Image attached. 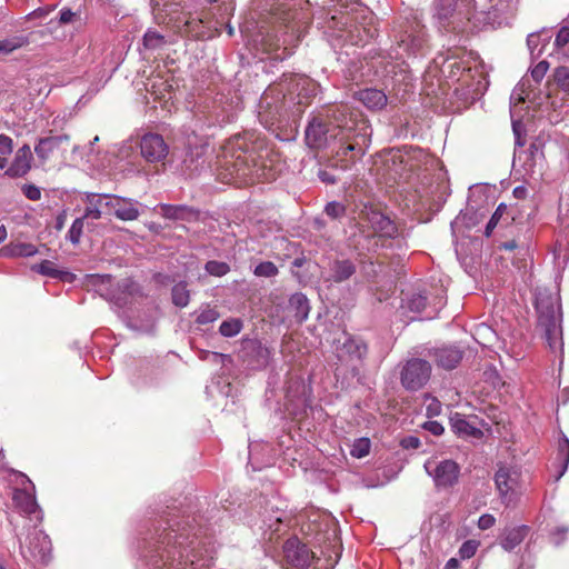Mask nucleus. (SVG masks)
Here are the masks:
<instances>
[{
	"label": "nucleus",
	"instance_id": "obj_1",
	"mask_svg": "<svg viewBox=\"0 0 569 569\" xmlns=\"http://www.w3.org/2000/svg\"><path fill=\"white\" fill-rule=\"evenodd\" d=\"M162 511L143 538L141 557L148 569H188L193 563L198 532L192 525L196 519L180 516L176 508Z\"/></svg>",
	"mask_w": 569,
	"mask_h": 569
},
{
	"label": "nucleus",
	"instance_id": "obj_2",
	"mask_svg": "<svg viewBox=\"0 0 569 569\" xmlns=\"http://www.w3.org/2000/svg\"><path fill=\"white\" fill-rule=\"evenodd\" d=\"M318 84L303 74H283L261 94L258 112L261 121L272 122L283 116L299 118L317 94Z\"/></svg>",
	"mask_w": 569,
	"mask_h": 569
},
{
	"label": "nucleus",
	"instance_id": "obj_3",
	"mask_svg": "<svg viewBox=\"0 0 569 569\" xmlns=\"http://www.w3.org/2000/svg\"><path fill=\"white\" fill-rule=\"evenodd\" d=\"M308 529L313 533V541L320 550V556L292 537L282 546L284 560L297 569H333L338 562L340 548L336 523L332 519L326 518L319 523H310Z\"/></svg>",
	"mask_w": 569,
	"mask_h": 569
},
{
	"label": "nucleus",
	"instance_id": "obj_4",
	"mask_svg": "<svg viewBox=\"0 0 569 569\" xmlns=\"http://www.w3.org/2000/svg\"><path fill=\"white\" fill-rule=\"evenodd\" d=\"M302 0H253V10L259 19V31L267 52H274L276 59L283 60L291 54L287 39L281 41L279 32L282 30L295 31L293 22L300 19L298 9Z\"/></svg>",
	"mask_w": 569,
	"mask_h": 569
},
{
	"label": "nucleus",
	"instance_id": "obj_5",
	"mask_svg": "<svg viewBox=\"0 0 569 569\" xmlns=\"http://www.w3.org/2000/svg\"><path fill=\"white\" fill-rule=\"evenodd\" d=\"M400 237L403 234L397 223L378 207L366 204L358 213V250L377 252Z\"/></svg>",
	"mask_w": 569,
	"mask_h": 569
},
{
	"label": "nucleus",
	"instance_id": "obj_6",
	"mask_svg": "<svg viewBox=\"0 0 569 569\" xmlns=\"http://www.w3.org/2000/svg\"><path fill=\"white\" fill-rule=\"evenodd\" d=\"M329 138L339 142L337 156L341 160L353 162V150L356 148V120L349 118L343 123L332 126L322 116L312 117L305 132L307 144L312 149H320L328 144Z\"/></svg>",
	"mask_w": 569,
	"mask_h": 569
},
{
	"label": "nucleus",
	"instance_id": "obj_7",
	"mask_svg": "<svg viewBox=\"0 0 569 569\" xmlns=\"http://www.w3.org/2000/svg\"><path fill=\"white\" fill-rule=\"evenodd\" d=\"M251 136L248 133L236 134L222 146L221 164L226 167L231 176L237 178H261L264 172H260L266 164L260 162L256 154V147L250 144Z\"/></svg>",
	"mask_w": 569,
	"mask_h": 569
},
{
	"label": "nucleus",
	"instance_id": "obj_8",
	"mask_svg": "<svg viewBox=\"0 0 569 569\" xmlns=\"http://www.w3.org/2000/svg\"><path fill=\"white\" fill-rule=\"evenodd\" d=\"M535 307L538 316L537 327L543 332V337L551 351H562V329L559 299L547 290L536 293Z\"/></svg>",
	"mask_w": 569,
	"mask_h": 569
},
{
	"label": "nucleus",
	"instance_id": "obj_9",
	"mask_svg": "<svg viewBox=\"0 0 569 569\" xmlns=\"http://www.w3.org/2000/svg\"><path fill=\"white\" fill-rule=\"evenodd\" d=\"M513 132L516 136V146L520 149H515L513 152V167L519 166L522 168L523 173L527 176H533L541 173L545 164L543 139L535 138L528 149H522L525 141L522 140L520 132L516 124H513Z\"/></svg>",
	"mask_w": 569,
	"mask_h": 569
},
{
	"label": "nucleus",
	"instance_id": "obj_10",
	"mask_svg": "<svg viewBox=\"0 0 569 569\" xmlns=\"http://www.w3.org/2000/svg\"><path fill=\"white\" fill-rule=\"evenodd\" d=\"M395 31L398 47L402 48L408 54L420 53L427 46L428 40L425 26L416 19L400 22L398 30Z\"/></svg>",
	"mask_w": 569,
	"mask_h": 569
},
{
	"label": "nucleus",
	"instance_id": "obj_11",
	"mask_svg": "<svg viewBox=\"0 0 569 569\" xmlns=\"http://www.w3.org/2000/svg\"><path fill=\"white\" fill-rule=\"evenodd\" d=\"M431 376V365L420 358L409 359L400 372V382L406 390L417 391L423 388Z\"/></svg>",
	"mask_w": 569,
	"mask_h": 569
},
{
	"label": "nucleus",
	"instance_id": "obj_12",
	"mask_svg": "<svg viewBox=\"0 0 569 569\" xmlns=\"http://www.w3.org/2000/svg\"><path fill=\"white\" fill-rule=\"evenodd\" d=\"M21 555L29 561L47 562L51 555V540L49 536L38 529H32L26 539V542L20 546Z\"/></svg>",
	"mask_w": 569,
	"mask_h": 569
},
{
	"label": "nucleus",
	"instance_id": "obj_13",
	"mask_svg": "<svg viewBox=\"0 0 569 569\" xmlns=\"http://www.w3.org/2000/svg\"><path fill=\"white\" fill-rule=\"evenodd\" d=\"M176 22L178 32L191 39H209L212 37L211 21L203 14L182 13L177 19L170 18Z\"/></svg>",
	"mask_w": 569,
	"mask_h": 569
},
{
	"label": "nucleus",
	"instance_id": "obj_14",
	"mask_svg": "<svg viewBox=\"0 0 569 569\" xmlns=\"http://www.w3.org/2000/svg\"><path fill=\"white\" fill-rule=\"evenodd\" d=\"M425 469L427 473L432 477L438 488L452 487L458 482L460 475L459 465L451 459H446L440 462L428 460L425 463Z\"/></svg>",
	"mask_w": 569,
	"mask_h": 569
},
{
	"label": "nucleus",
	"instance_id": "obj_15",
	"mask_svg": "<svg viewBox=\"0 0 569 569\" xmlns=\"http://www.w3.org/2000/svg\"><path fill=\"white\" fill-rule=\"evenodd\" d=\"M520 473L509 467H500L495 475L496 488L502 502L509 506L515 500V493L519 486Z\"/></svg>",
	"mask_w": 569,
	"mask_h": 569
},
{
	"label": "nucleus",
	"instance_id": "obj_16",
	"mask_svg": "<svg viewBox=\"0 0 569 569\" xmlns=\"http://www.w3.org/2000/svg\"><path fill=\"white\" fill-rule=\"evenodd\" d=\"M140 151L148 162H160L168 156L169 147L161 134L149 132L141 137Z\"/></svg>",
	"mask_w": 569,
	"mask_h": 569
},
{
	"label": "nucleus",
	"instance_id": "obj_17",
	"mask_svg": "<svg viewBox=\"0 0 569 569\" xmlns=\"http://www.w3.org/2000/svg\"><path fill=\"white\" fill-rule=\"evenodd\" d=\"M140 203L129 198L109 194L108 201H104V207L108 213H113L122 221H132L139 218Z\"/></svg>",
	"mask_w": 569,
	"mask_h": 569
},
{
	"label": "nucleus",
	"instance_id": "obj_18",
	"mask_svg": "<svg viewBox=\"0 0 569 569\" xmlns=\"http://www.w3.org/2000/svg\"><path fill=\"white\" fill-rule=\"evenodd\" d=\"M471 1L472 0H435L433 16L446 27V22L453 17L455 13L467 17L470 11Z\"/></svg>",
	"mask_w": 569,
	"mask_h": 569
},
{
	"label": "nucleus",
	"instance_id": "obj_19",
	"mask_svg": "<svg viewBox=\"0 0 569 569\" xmlns=\"http://www.w3.org/2000/svg\"><path fill=\"white\" fill-rule=\"evenodd\" d=\"M428 355L439 368L452 370L461 362L463 350L455 345H443L430 349Z\"/></svg>",
	"mask_w": 569,
	"mask_h": 569
},
{
	"label": "nucleus",
	"instance_id": "obj_20",
	"mask_svg": "<svg viewBox=\"0 0 569 569\" xmlns=\"http://www.w3.org/2000/svg\"><path fill=\"white\" fill-rule=\"evenodd\" d=\"M243 358L252 369H262L269 365L271 351L258 340H249L244 343Z\"/></svg>",
	"mask_w": 569,
	"mask_h": 569
},
{
	"label": "nucleus",
	"instance_id": "obj_21",
	"mask_svg": "<svg viewBox=\"0 0 569 569\" xmlns=\"http://www.w3.org/2000/svg\"><path fill=\"white\" fill-rule=\"evenodd\" d=\"M358 43L368 42L378 36L377 19L375 13L358 1Z\"/></svg>",
	"mask_w": 569,
	"mask_h": 569
},
{
	"label": "nucleus",
	"instance_id": "obj_22",
	"mask_svg": "<svg viewBox=\"0 0 569 569\" xmlns=\"http://www.w3.org/2000/svg\"><path fill=\"white\" fill-rule=\"evenodd\" d=\"M32 160L33 156L30 146L23 144L17 150L11 164L4 171V176L12 179L27 176L31 170Z\"/></svg>",
	"mask_w": 569,
	"mask_h": 569
},
{
	"label": "nucleus",
	"instance_id": "obj_23",
	"mask_svg": "<svg viewBox=\"0 0 569 569\" xmlns=\"http://www.w3.org/2000/svg\"><path fill=\"white\" fill-rule=\"evenodd\" d=\"M159 213L169 220L193 221L199 217V211L187 204L160 203Z\"/></svg>",
	"mask_w": 569,
	"mask_h": 569
},
{
	"label": "nucleus",
	"instance_id": "obj_24",
	"mask_svg": "<svg viewBox=\"0 0 569 569\" xmlns=\"http://www.w3.org/2000/svg\"><path fill=\"white\" fill-rule=\"evenodd\" d=\"M287 309L295 321L301 325L308 319L311 307L309 299L305 293L295 292L289 298Z\"/></svg>",
	"mask_w": 569,
	"mask_h": 569
},
{
	"label": "nucleus",
	"instance_id": "obj_25",
	"mask_svg": "<svg viewBox=\"0 0 569 569\" xmlns=\"http://www.w3.org/2000/svg\"><path fill=\"white\" fill-rule=\"evenodd\" d=\"M528 532L529 527L525 525L506 527L499 537V543L503 550L511 551L525 540Z\"/></svg>",
	"mask_w": 569,
	"mask_h": 569
},
{
	"label": "nucleus",
	"instance_id": "obj_26",
	"mask_svg": "<svg viewBox=\"0 0 569 569\" xmlns=\"http://www.w3.org/2000/svg\"><path fill=\"white\" fill-rule=\"evenodd\" d=\"M109 194L107 193H87L84 202L87 204L83 217L86 219L98 220L103 213H108L104 207V201H108Z\"/></svg>",
	"mask_w": 569,
	"mask_h": 569
},
{
	"label": "nucleus",
	"instance_id": "obj_27",
	"mask_svg": "<svg viewBox=\"0 0 569 569\" xmlns=\"http://www.w3.org/2000/svg\"><path fill=\"white\" fill-rule=\"evenodd\" d=\"M67 141H69L68 134L40 138L34 146V152L41 161H47L50 154L58 149L62 142Z\"/></svg>",
	"mask_w": 569,
	"mask_h": 569
},
{
	"label": "nucleus",
	"instance_id": "obj_28",
	"mask_svg": "<svg viewBox=\"0 0 569 569\" xmlns=\"http://www.w3.org/2000/svg\"><path fill=\"white\" fill-rule=\"evenodd\" d=\"M450 426L452 431L459 437H480L482 431L472 426L465 417V415L455 412L450 417Z\"/></svg>",
	"mask_w": 569,
	"mask_h": 569
},
{
	"label": "nucleus",
	"instance_id": "obj_29",
	"mask_svg": "<svg viewBox=\"0 0 569 569\" xmlns=\"http://www.w3.org/2000/svg\"><path fill=\"white\" fill-rule=\"evenodd\" d=\"M358 100L370 110H380L387 104V96L382 90L365 89L358 92Z\"/></svg>",
	"mask_w": 569,
	"mask_h": 569
},
{
	"label": "nucleus",
	"instance_id": "obj_30",
	"mask_svg": "<svg viewBox=\"0 0 569 569\" xmlns=\"http://www.w3.org/2000/svg\"><path fill=\"white\" fill-rule=\"evenodd\" d=\"M31 270L39 274L63 281H69L72 278V273L67 270L58 269L50 260H42L40 263L32 264Z\"/></svg>",
	"mask_w": 569,
	"mask_h": 569
},
{
	"label": "nucleus",
	"instance_id": "obj_31",
	"mask_svg": "<svg viewBox=\"0 0 569 569\" xmlns=\"http://www.w3.org/2000/svg\"><path fill=\"white\" fill-rule=\"evenodd\" d=\"M38 252V248L29 242H10L1 249V254L8 258L33 257Z\"/></svg>",
	"mask_w": 569,
	"mask_h": 569
},
{
	"label": "nucleus",
	"instance_id": "obj_32",
	"mask_svg": "<svg viewBox=\"0 0 569 569\" xmlns=\"http://www.w3.org/2000/svg\"><path fill=\"white\" fill-rule=\"evenodd\" d=\"M569 466V439L562 436L558 442L557 458L555 468L557 470L556 481H558L567 471Z\"/></svg>",
	"mask_w": 569,
	"mask_h": 569
},
{
	"label": "nucleus",
	"instance_id": "obj_33",
	"mask_svg": "<svg viewBox=\"0 0 569 569\" xmlns=\"http://www.w3.org/2000/svg\"><path fill=\"white\" fill-rule=\"evenodd\" d=\"M156 318L154 312L144 313L143 318L131 317L128 320V327L140 333H152L154 331Z\"/></svg>",
	"mask_w": 569,
	"mask_h": 569
},
{
	"label": "nucleus",
	"instance_id": "obj_34",
	"mask_svg": "<svg viewBox=\"0 0 569 569\" xmlns=\"http://www.w3.org/2000/svg\"><path fill=\"white\" fill-rule=\"evenodd\" d=\"M551 39V34L546 31L533 32L527 37V46L532 57H539L543 52V48Z\"/></svg>",
	"mask_w": 569,
	"mask_h": 569
},
{
	"label": "nucleus",
	"instance_id": "obj_35",
	"mask_svg": "<svg viewBox=\"0 0 569 569\" xmlns=\"http://www.w3.org/2000/svg\"><path fill=\"white\" fill-rule=\"evenodd\" d=\"M508 211H509L508 206L505 203H500L497 207L496 211L493 212V214L491 216L490 220L488 221V223L486 226L485 234L487 237H489L492 233L493 229L497 227V224L501 220H505L506 224H508L509 218L513 219V217L509 216Z\"/></svg>",
	"mask_w": 569,
	"mask_h": 569
},
{
	"label": "nucleus",
	"instance_id": "obj_36",
	"mask_svg": "<svg viewBox=\"0 0 569 569\" xmlns=\"http://www.w3.org/2000/svg\"><path fill=\"white\" fill-rule=\"evenodd\" d=\"M355 272V267L349 260L336 261L332 267V279L336 282L347 280Z\"/></svg>",
	"mask_w": 569,
	"mask_h": 569
},
{
	"label": "nucleus",
	"instance_id": "obj_37",
	"mask_svg": "<svg viewBox=\"0 0 569 569\" xmlns=\"http://www.w3.org/2000/svg\"><path fill=\"white\" fill-rule=\"evenodd\" d=\"M172 302L179 308H184L190 300V291L184 281L176 283L171 289Z\"/></svg>",
	"mask_w": 569,
	"mask_h": 569
},
{
	"label": "nucleus",
	"instance_id": "obj_38",
	"mask_svg": "<svg viewBox=\"0 0 569 569\" xmlns=\"http://www.w3.org/2000/svg\"><path fill=\"white\" fill-rule=\"evenodd\" d=\"M362 256V253H358V258ZM361 264V272L368 279H373L379 276L381 272V263L379 261H373L371 257H367V259H358V264Z\"/></svg>",
	"mask_w": 569,
	"mask_h": 569
},
{
	"label": "nucleus",
	"instance_id": "obj_39",
	"mask_svg": "<svg viewBox=\"0 0 569 569\" xmlns=\"http://www.w3.org/2000/svg\"><path fill=\"white\" fill-rule=\"evenodd\" d=\"M164 37L153 30H148L143 36V47L148 50H158L166 46Z\"/></svg>",
	"mask_w": 569,
	"mask_h": 569
},
{
	"label": "nucleus",
	"instance_id": "obj_40",
	"mask_svg": "<svg viewBox=\"0 0 569 569\" xmlns=\"http://www.w3.org/2000/svg\"><path fill=\"white\" fill-rule=\"evenodd\" d=\"M28 42L27 38L21 36H16L9 39L0 40V53L9 54L14 50L21 48Z\"/></svg>",
	"mask_w": 569,
	"mask_h": 569
},
{
	"label": "nucleus",
	"instance_id": "obj_41",
	"mask_svg": "<svg viewBox=\"0 0 569 569\" xmlns=\"http://www.w3.org/2000/svg\"><path fill=\"white\" fill-rule=\"evenodd\" d=\"M242 329V322L239 319H229L224 320L220 327L219 332L223 337H234L237 336Z\"/></svg>",
	"mask_w": 569,
	"mask_h": 569
},
{
	"label": "nucleus",
	"instance_id": "obj_42",
	"mask_svg": "<svg viewBox=\"0 0 569 569\" xmlns=\"http://www.w3.org/2000/svg\"><path fill=\"white\" fill-rule=\"evenodd\" d=\"M84 220H86V218L82 216V217L74 219V221L72 222V224L66 236L67 240H69L72 244H78L80 242L82 231H83Z\"/></svg>",
	"mask_w": 569,
	"mask_h": 569
},
{
	"label": "nucleus",
	"instance_id": "obj_43",
	"mask_svg": "<svg viewBox=\"0 0 569 569\" xmlns=\"http://www.w3.org/2000/svg\"><path fill=\"white\" fill-rule=\"evenodd\" d=\"M279 273L278 267L272 261H262L254 267L253 274L263 278H273Z\"/></svg>",
	"mask_w": 569,
	"mask_h": 569
},
{
	"label": "nucleus",
	"instance_id": "obj_44",
	"mask_svg": "<svg viewBox=\"0 0 569 569\" xmlns=\"http://www.w3.org/2000/svg\"><path fill=\"white\" fill-rule=\"evenodd\" d=\"M206 271L210 276L223 277L230 271V267L227 262L210 260L204 264Z\"/></svg>",
	"mask_w": 569,
	"mask_h": 569
},
{
	"label": "nucleus",
	"instance_id": "obj_45",
	"mask_svg": "<svg viewBox=\"0 0 569 569\" xmlns=\"http://www.w3.org/2000/svg\"><path fill=\"white\" fill-rule=\"evenodd\" d=\"M557 86L567 94H569V67H558L553 73Z\"/></svg>",
	"mask_w": 569,
	"mask_h": 569
},
{
	"label": "nucleus",
	"instance_id": "obj_46",
	"mask_svg": "<svg viewBox=\"0 0 569 569\" xmlns=\"http://www.w3.org/2000/svg\"><path fill=\"white\" fill-rule=\"evenodd\" d=\"M13 499L19 506H21L24 512L32 513L34 511L36 501L26 491H18Z\"/></svg>",
	"mask_w": 569,
	"mask_h": 569
},
{
	"label": "nucleus",
	"instance_id": "obj_47",
	"mask_svg": "<svg viewBox=\"0 0 569 569\" xmlns=\"http://www.w3.org/2000/svg\"><path fill=\"white\" fill-rule=\"evenodd\" d=\"M219 317L220 313L214 308L206 307L198 312L196 322L198 325H209L218 320Z\"/></svg>",
	"mask_w": 569,
	"mask_h": 569
},
{
	"label": "nucleus",
	"instance_id": "obj_48",
	"mask_svg": "<svg viewBox=\"0 0 569 569\" xmlns=\"http://www.w3.org/2000/svg\"><path fill=\"white\" fill-rule=\"evenodd\" d=\"M480 546V542L478 540H466L459 548V556L461 559H469L475 556L478 548Z\"/></svg>",
	"mask_w": 569,
	"mask_h": 569
},
{
	"label": "nucleus",
	"instance_id": "obj_49",
	"mask_svg": "<svg viewBox=\"0 0 569 569\" xmlns=\"http://www.w3.org/2000/svg\"><path fill=\"white\" fill-rule=\"evenodd\" d=\"M153 9L159 12H164L167 16L176 12V7L179 3L172 2L171 0H152Z\"/></svg>",
	"mask_w": 569,
	"mask_h": 569
},
{
	"label": "nucleus",
	"instance_id": "obj_50",
	"mask_svg": "<svg viewBox=\"0 0 569 569\" xmlns=\"http://www.w3.org/2000/svg\"><path fill=\"white\" fill-rule=\"evenodd\" d=\"M325 212L327 213V216H329L330 218L332 219H338L340 217H342L346 212V207L340 203V202H337V201H332V202H329L326 208H325Z\"/></svg>",
	"mask_w": 569,
	"mask_h": 569
},
{
	"label": "nucleus",
	"instance_id": "obj_51",
	"mask_svg": "<svg viewBox=\"0 0 569 569\" xmlns=\"http://www.w3.org/2000/svg\"><path fill=\"white\" fill-rule=\"evenodd\" d=\"M427 306V298L422 295H415L408 301V308L415 312H421Z\"/></svg>",
	"mask_w": 569,
	"mask_h": 569
},
{
	"label": "nucleus",
	"instance_id": "obj_52",
	"mask_svg": "<svg viewBox=\"0 0 569 569\" xmlns=\"http://www.w3.org/2000/svg\"><path fill=\"white\" fill-rule=\"evenodd\" d=\"M549 63L545 60L540 61L533 69H531V77L536 82H540L546 72L548 71Z\"/></svg>",
	"mask_w": 569,
	"mask_h": 569
},
{
	"label": "nucleus",
	"instance_id": "obj_53",
	"mask_svg": "<svg viewBox=\"0 0 569 569\" xmlns=\"http://www.w3.org/2000/svg\"><path fill=\"white\" fill-rule=\"evenodd\" d=\"M22 192L27 199L32 201H38L41 198V190L34 184H23Z\"/></svg>",
	"mask_w": 569,
	"mask_h": 569
},
{
	"label": "nucleus",
	"instance_id": "obj_54",
	"mask_svg": "<svg viewBox=\"0 0 569 569\" xmlns=\"http://www.w3.org/2000/svg\"><path fill=\"white\" fill-rule=\"evenodd\" d=\"M80 18V14L78 12H73L69 8H62L59 12V23L60 24H68L73 22L76 19Z\"/></svg>",
	"mask_w": 569,
	"mask_h": 569
},
{
	"label": "nucleus",
	"instance_id": "obj_55",
	"mask_svg": "<svg viewBox=\"0 0 569 569\" xmlns=\"http://www.w3.org/2000/svg\"><path fill=\"white\" fill-rule=\"evenodd\" d=\"M569 43V27L565 26L559 29V31L556 34L555 39V46L557 48H563L566 44Z\"/></svg>",
	"mask_w": 569,
	"mask_h": 569
},
{
	"label": "nucleus",
	"instance_id": "obj_56",
	"mask_svg": "<svg viewBox=\"0 0 569 569\" xmlns=\"http://www.w3.org/2000/svg\"><path fill=\"white\" fill-rule=\"evenodd\" d=\"M13 151V140L7 136L0 133V154L8 156Z\"/></svg>",
	"mask_w": 569,
	"mask_h": 569
},
{
	"label": "nucleus",
	"instance_id": "obj_57",
	"mask_svg": "<svg viewBox=\"0 0 569 569\" xmlns=\"http://www.w3.org/2000/svg\"><path fill=\"white\" fill-rule=\"evenodd\" d=\"M425 398L430 400V403L427 406V415L429 417L438 416L441 412L440 401L430 395H426Z\"/></svg>",
	"mask_w": 569,
	"mask_h": 569
},
{
	"label": "nucleus",
	"instance_id": "obj_58",
	"mask_svg": "<svg viewBox=\"0 0 569 569\" xmlns=\"http://www.w3.org/2000/svg\"><path fill=\"white\" fill-rule=\"evenodd\" d=\"M422 428L432 433L433 436H441L445 431L443 426L440 422L433 420L426 421L422 425Z\"/></svg>",
	"mask_w": 569,
	"mask_h": 569
},
{
	"label": "nucleus",
	"instance_id": "obj_59",
	"mask_svg": "<svg viewBox=\"0 0 569 569\" xmlns=\"http://www.w3.org/2000/svg\"><path fill=\"white\" fill-rule=\"evenodd\" d=\"M421 442L420 439L416 436H407L400 440V446L403 449H418L420 447Z\"/></svg>",
	"mask_w": 569,
	"mask_h": 569
},
{
	"label": "nucleus",
	"instance_id": "obj_60",
	"mask_svg": "<svg viewBox=\"0 0 569 569\" xmlns=\"http://www.w3.org/2000/svg\"><path fill=\"white\" fill-rule=\"evenodd\" d=\"M371 442L367 437L358 438V459L367 456L370 452Z\"/></svg>",
	"mask_w": 569,
	"mask_h": 569
},
{
	"label": "nucleus",
	"instance_id": "obj_61",
	"mask_svg": "<svg viewBox=\"0 0 569 569\" xmlns=\"http://www.w3.org/2000/svg\"><path fill=\"white\" fill-rule=\"evenodd\" d=\"M495 523H496V518L490 513H485V515L480 516V518L478 520V527L481 530L490 529L491 527L495 526Z\"/></svg>",
	"mask_w": 569,
	"mask_h": 569
},
{
	"label": "nucleus",
	"instance_id": "obj_62",
	"mask_svg": "<svg viewBox=\"0 0 569 569\" xmlns=\"http://www.w3.org/2000/svg\"><path fill=\"white\" fill-rule=\"evenodd\" d=\"M66 220H67V212L66 210H63L62 212H60L57 218H56V224H54V228L60 231L63 229L64 227V223H66Z\"/></svg>",
	"mask_w": 569,
	"mask_h": 569
},
{
	"label": "nucleus",
	"instance_id": "obj_63",
	"mask_svg": "<svg viewBox=\"0 0 569 569\" xmlns=\"http://www.w3.org/2000/svg\"><path fill=\"white\" fill-rule=\"evenodd\" d=\"M368 355V346L366 343L358 342V360H362Z\"/></svg>",
	"mask_w": 569,
	"mask_h": 569
},
{
	"label": "nucleus",
	"instance_id": "obj_64",
	"mask_svg": "<svg viewBox=\"0 0 569 569\" xmlns=\"http://www.w3.org/2000/svg\"><path fill=\"white\" fill-rule=\"evenodd\" d=\"M459 566H460V563H459V560H458V559H456V558H450V559L447 561V563H446V566H445V569H458V568H459Z\"/></svg>",
	"mask_w": 569,
	"mask_h": 569
}]
</instances>
